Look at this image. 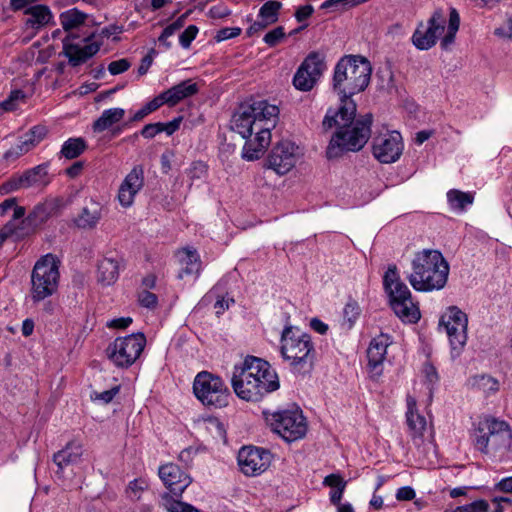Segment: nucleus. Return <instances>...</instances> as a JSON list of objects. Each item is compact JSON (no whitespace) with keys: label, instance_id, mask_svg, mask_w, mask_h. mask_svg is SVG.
<instances>
[{"label":"nucleus","instance_id":"7ed1b4c3","mask_svg":"<svg viewBox=\"0 0 512 512\" xmlns=\"http://www.w3.org/2000/svg\"><path fill=\"white\" fill-rule=\"evenodd\" d=\"M371 73V64L365 57L345 55L334 68L333 89L339 99H352L368 87Z\"/></svg>","mask_w":512,"mask_h":512},{"label":"nucleus","instance_id":"49530a36","mask_svg":"<svg viewBox=\"0 0 512 512\" xmlns=\"http://www.w3.org/2000/svg\"><path fill=\"white\" fill-rule=\"evenodd\" d=\"M285 37L284 28L281 26H278L274 28L273 30L269 31L263 38L264 42L269 45L270 47H273L277 45L283 38Z\"/></svg>","mask_w":512,"mask_h":512},{"label":"nucleus","instance_id":"5fc2aeb1","mask_svg":"<svg viewBox=\"0 0 512 512\" xmlns=\"http://www.w3.org/2000/svg\"><path fill=\"white\" fill-rule=\"evenodd\" d=\"M423 373L425 380L428 383V389L431 391L434 384L438 382V374L435 367L429 363H426L423 367Z\"/></svg>","mask_w":512,"mask_h":512},{"label":"nucleus","instance_id":"6e6552de","mask_svg":"<svg viewBox=\"0 0 512 512\" xmlns=\"http://www.w3.org/2000/svg\"><path fill=\"white\" fill-rule=\"evenodd\" d=\"M60 262L53 254L42 256L31 274V298L39 302L53 295L58 288Z\"/></svg>","mask_w":512,"mask_h":512},{"label":"nucleus","instance_id":"3c124183","mask_svg":"<svg viewBox=\"0 0 512 512\" xmlns=\"http://www.w3.org/2000/svg\"><path fill=\"white\" fill-rule=\"evenodd\" d=\"M119 387L115 386L109 390L103 392H94L91 395L92 400L94 401H102L103 403H110L113 398L118 394Z\"/></svg>","mask_w":512,"mask_h":512},{"label":"nucleus","instance_id":"4be33fe9","mask_svg":"<svg viewBox=\"0 0 512 512\" xmlns=\"http://www.w3.org/2000/svg\"><path fill=\"white\" fill-rule=\"evenodd\" d=\"M391 343V337L384 333L371 340L367 350V358L372 377L377 378L382 374V364L386 357L387 348Z\"/></svg>","mask_w":512,"mask_h":512},{"label":"nucleus","instance_id":"0e129e2a","mask_svg":"<svg viewBox=\"0 0 512 512\" xmlns=\"http://www.w3.org/2000/svg\"><path fill=\"white\" fill-rule=\"evenodd\" d=\"M131 323H132V318L121 317V318L111 320L110 322H108L107 326L110 328L124 329V328H127Z\"/></svg>","mask_w":512,"mask_h":512},{"label":"nucleus","instance_id":"39448f33","mask_svg":"<svg viewBox=\"0 0 512 512\" xmlns=\"http://www.w3.org/2000/svg\"><path fill=\"white\" fill-rule=\"evenodd\" d=\"M473 442L481 453L501 460L511 447L512 431L507 422L487 417L478 423Z\"/></svg>","mask_w":512,"mask_h":512},{"label":"nucleus","instance_id":"7c9ffc66","mask_svg":"<svg viewBox=\"0 0 512 512\" xmlns=\"http://www.w3.org/2000/svg\"><path fill=\"white\" fill-rule=\"evenodd\" d=\"M198 85L192 80H185L170 89L164 91L167 104L174 106L185 98L191 97L198 92Z\"/></svg>","mask_w":512,"mask_h":512},{"label":"nucleus","instance_id":"052dcab7","mask_svg":"<svg viewBox=\"0 0 512 512\" xmlns=\"http://www.w3.org/2000/svg\"><path fill=\"white\" fill-rule=\"evenodd\" d=\"M313 12H314L313 6L310 4H307V5H303V6H300L299 8H297L294 16L298 22H303L306 19H308L313 14Z\"/></svg>","mask_w":512,"mask_h":512},{"label":"nucleus","instance_id":"ea45409f","mask_svg":"<svg viewBox=\"0 0 512 512\" xmlns=\"http://www.w3.org/2000/svg\"><path fill=\"white\" fill-rule=\"evenodd\" d=\"M207 165L201 161H196L191 164L187 170V176L190 179V185L196 181H203L207 176Z\"/></svg>","mask_w":512,"mask_h":512},{"label":"nucleus","instance_id":"473e14b6","mask_svg":"<svg viewBox=\"0 0 512 512\" xmlns=\"http://www.w3.org/2000/svg\"><path fill=\"white\" fill-rule=\"evenodd\" d=\"M125 110L122 108H110L102 112L101 116L93 123L94 132H103L123 119Z\"/></svg>","mask_w":512,"mask_h":512},{"label":"nucleus","instance_id":"338daca9","mask_svg":"<svg viewBox=\"0 0 512 512\" xmlns=\"http://www.w3.org/2000/svg\"><path fill=\"white\" fill-rule=\"evenodd\" d=\"M310 327L316 331L317 333L319 334H325L328 330V326L327 324H325L324 322H322L320 319L318 318H313L311 319L310 321Z\"/></svg>","mask_w":512,"mask_h":512},{"label":"nucleus","instance_id":"ddd939ff","mask_svg":"<svg viewBox=\"0 0 512 512\" xmlns=\"http://www.w3.org/2000/svg\"><path fill=\"white\" fill-rule=\"evenodd\" d=\"M439 326L444 328L452 351L459 355L467 341V315L456 306H450L440 318Z\"/></svg>","mask_w":512,"mask_h":512},{"label":"nucleus","instance_id":"5701e85b","mask_svg":"<svg viewBox=\"0 0 512 512\" xmlns=\"http://www.w3.org/2000/svg\"><path fill=\"white\" fill-rule=\"evenodd\" d=\"M158 473L164 485L175 496H180L191 483V478L176 464L163 465Z\"/></svg>","mask_w":512,"mask_h":512},{"label":"nucleus","instance_id":"8fccbe9b","mask_svg":"<svg viewBox=\"0 0 512 512\" xmlns=\"http://www.w3.org/2000/svg\"><path fill=\"white\" fill-rule=\"evenodd\" d=\"M477 385L487 392H496L499 388L498 381L486 375H482L477 379Z\"/></svg>","mask_w":512,"mask_h":512},{"label":"nucleus","instance_id":"4c0bfd02","mask_svg":"<svg viewBox=\"0 0 512 512\" xmlns=\"http://www.w3.org/2000/svg\"><path fill=\"white\" fill-rule=\"evenodd\" d=\"M459 25H460L459 14L455 9H451L447 33L443 37L442 42H441L442 47L447 48L450 44L453 43L456 32L459 29Z\"/></svg>","mask_w":512,"mask_h":512},{"label":"nucleus","instance_id":"a211bd4d","mask_svg":"<svg viewBox=\"0 0 512 512\" xmlns=\"http://www.w3.org/2000/svg\"><path fill=\"white\" fill-rule=\"evenodd\" d=\"M297 146L288 140L277 143L271 150L268 158V168L279 175L288 173L296 163Z\"/></svg>","mask_w":512,"mask_h":512},{"label":"nucleus","instance_id":"bf43d9fd","mask_svg":"<svg viewBox=\"0 0 512 512\" xmlns=\"http://www.w3.org/2000/svg\"><path fill=\"white\" fill-rule=\"evenodd\" d=\"M396 499L398 501H411L415 498V490L410 486H403L396 492Z\"/></svg>","mask_w":512,"mask_h":512},{"label":"nucleus","instance_id":"6e6d98bb","mask_svg":"<svg viewBox=\"0 0 512 512\" xmlns=\"http://www.w3.org/2000/svg\"><path fill=\"white\" fill-rule=\"evenodd\" d=\"M240 33H241V29L238 27H226V28L220 29L217 32L215 39L217 42H221L224 40L234 38V37L240 35Z\"/></svg>","mask_w":512,"mask_h":512},{"label":"nucleus","instance_id":"c85d7f7f","mask_svg":"<svg viewBox=\"0 0 512 512\" xmlns=\"http://www.w3.org/2000/svg\"><path fill=\"white\" fill-rule=\"evenodd\" d=\"M181 270L178 277L184 278L185 276L198 277L201 270V260L198 252L193 248H183L177 253Z\"/></svg>","mask_w":512,"mask_h":512},{"label":"nucleus","instance_id":"69168bd1","mask_svg":"<svg viewBox=\"0 0 512 512\" xmlns=\"http://www.w3.org/2000/svg\"><path fill=\"white\" fill-rule=\"evenodd\" d=\"M495 34L499 37L511 38L512 37V21L508 20L504 27L496 28Z\"/></svg>","mask_w":512,"mask_h":512},{"label":"nucleus","instance_id":"603ef678","mask_svg":"<svg viewBox=\"0 0 512 512\" xmlns=\"http://www.w3.org/2000/svg\"><path fill=\"white\" fill-rule=\"evenodd\" d=\"M489 505L486 501L480 500L469 505L459 506L454 512H486Z\"/></svg>","mask_w":512,"mask_h":512},{"label":"nucleus","instance_id":"f3484780","mask_svg":"<svg viewBox=\"0 0 512 512\" xmlns=\"http://www.w3.org/2000/svg\"><path fill=\"white\" fill-rule=\"evenodd\" d=\"M269 451L253 446H246L238 453V465L247 476H257L265 472L271 464Z\"/></svg>","mask_w":512,"mask_h":512},{"label":"nucleus","instance_id":"2f4dec72","mask_svg":"<svg viewBox=\"0 0 512 512\" xmlns=\"http://www.w3.org/2000/svg\"><path fill=\"white\" fill-rule=\"evenodd\" d=\"M394 313L406 323H416L420 317L418 306L412 301V298L407 301H396L391 305Z\"/></svg>","mask_w":512,"mask_h":512},{"label":"nucleus","instance_id":"79ce46f5","mask_svg":"<svg viewBox=\"0 0 512 512\" xmlns=\"http://www.w3.org/2000/svg\"><path fill=\"white\" fill-rule=\"evenodd\" d=\"M47 134V129L45 126H34L30 129V131L26 134L25 140L29 142L31 147L37 145Z\"/></svg>","mask_w":512,"mask_h":512},{"label":"nucleus","instance_id":"e2e57ef3","mask_svg":"<svg viewBox=\"0 0 512 512\" xmlns=\"http://www.w3.org/2000/svg\"><path fill=\"white\" fill-rule=\"evenodd\" d=\"M181 118L173 119L167 123H161V132H166L167 135H172L180 127Z\"/></svg>","mask_w":512,"mask_h":512},{"label":"nucleus","instance_id":"0eeeda50","mask_svg":"<svg viewBox=\"0 0 512 512\" xmlns=\"http://www.w3.org/2000/svg\"><path fill=\"white\" fill-rule=\"evenodd\" d=\"M371 125L372 115L366 114L357 119L350 128L337 130L327 147V157L333 159L347 151L356 152L361 150L370 138Z\"/></svg>","mask_w":512,"mask_h":512},{"label":"nucleus","instance_id":"9b49d317","mask_svg":"<svg viewBox=\"0 0 512 512\" xmlns=\"http://www.w3.org/2000/svg\"><path fill=\"white\" fill-rule=\"evenodd\" d=\"M261 367L248 364V357L242 365L235 366L231 378V385L235 394L242 400L257 402L263 398L264 388L255 381V376Z\"/></svg>","mask_w":512,"mask_h":512},{"label":"nucleus","instance_id":"f03ea898","mask_svg":"<svg viewBox=\"0 0 512 512\" xmlns=\"http://www.w3.org/2000/svg\"><path fill=\"white\" fill-rule=\"evenodd\" d=\"M411 273L407 280L414 290L431 292L443 289L448 281L450 267L439 250L423 249L414 254Z\"/></svg>","mask_w":512,"mask_h":512},{"label":"nucleus","instance_id":"f257e3e1","mask_svg":"<svg viewBox=\"0 0 512 512\" xmlns=\"http://www.w3.org/2000/svg\"><path fill=\"white\" fill-rule=\"evenodd\" d=\"M279 120V108L266 100L244 103L231 118V130L245 139L244 159H259L271 142V130Z\"/></svg>","mask_w":512,"mask_h":512},{"label":"nucleus","instance_id":"a878e982","mask_svg":"<svg viewBox=\"0 0 512 512\" xmlns=\"http://www.w3.org/2000/svg\"><path fill=\"white\" fill-rule=\"evenodd\" d=\"M248 364L253 366L259 364L261 367L260 372L257 373V376H255V381H257V384L263 386L265 390L263 391V397L279 389L280 383L278 375L267 361L254 356H249Z\"/></svg>","mask_w":512,"mask_h":512},{"label":"nucleus","instance_id":"6ab92c4d","mask_svg":"<svg viewBox=\"0 0 512 512\" xmlns=\"http://www.w3.org/2000/svg\"><path fill=\"white\" fill-rule=\"evenodd\" d=\"M356 103L352 99H340V106L337 110L329 109L323 119L322 125L325 130L333 127L337 130L350 128L357 119Z\"/></svg>","mask_w":512,"mask_h":512},{"label":"nucleus","instance_id":"f704fd0d","mask_svg":"<svg viewBox=\"0 0 512 512\" xmlns=\"http://www.w3.org/2000/svg\"><path fill=\"white\" fill-rule=\"evenodd\" d=\"M447 201L452 211L463 212L468 206L472 205L474 201V194L457 189H451L447 192Z\"/></svg>","mask_w":512,"mask_h":512},{"label":"nucleus","instance_id":"c03bdc74","mask_svg":"<svg viewBox=\"0 0 512 512\" xmlns=\"http://www.w3.org/2000/svg\"><path fill=\"white\" fill-rule=\"evenodd\" d=\"M32 147L29 145V142L23 140L20 144L11 147L8 151L5 152L4 158L7 160H14L19 156L27 153Z\"/></svg>","mask_w":512,"mask_h":512},{"label":"nucleus","instance_id":"e433bc0d","mask_svg":"<svg viewBox=\"0 0 512 512\" xmlns=\"http://www.w3.org/2000/svg\"><path fill=\"white\" fill-rule=\"evenodd\" d=\"M87 149L86 141L81 137L69 138L61 148V155L66 159L79 157Z\"/></svg>","mask_w":512,"mask_h":512},{"label":"nucleus","instance_id":"72a5a7b5","mask_svg":"<svg viewBox=\"0 0 512 512\" xmlns=\"http://www.w3.org/2000/svg\"><path fill=\"white\" fill-rule=\"evenodd\" d=\"M119 275L118 262L112 258H104L98 265V281L103 285L113 284Z\"/></svg>","mask_w":512,"mask_h":512},{"label":"nucleus","instance_id":"20e7f679","mask_svg":"<svg viewBox=\"0 0 512 512\" xmlns=\"http://www.w3.org/2000/svg\"><path fill=\"white\" fill-rule=\"evenodd\" d=\"M87 15L76 8L60 14V23L67 33L63 42V53L71 66L76 67L93 57L100 49V44L92 41L91 36L81 37L75 32L84 24Z\"/></svg>","mask_w":512,"mask_h":512},{"label":"nucleus","instance_id":"4468645a","mask_svg":"<svg viewBox=\"0 0 512 512\" xmlns=\"http://www.w3.org/2000/svg\"><path fill=\"white\" fill-rule=\"evenodd\" d=\"M404 143L398 131L379 133L372 141V154L381 163L396 162L402 155Z\"/></svg>","mask_w":512,"mask_h":512},{"label":"nucleus","instance_id":"423d86ee","mask_svg":"<svg viewBox=\"0 0 512 512\" xmlns=\"http://www.w3.org/2000/svg\"><path fill=\"white\" fill-rule=\"evenodd\" d=\"M280 352L283 359L296 371L312 368L316 356L311 336L293 326L283 329Z\"/></svg>","mask_w":512,"mask_h":512},{"label":"nucleus","instance_id":"774afa93","mask_svg":"<svg viewBox=\"0 0 512 512\" xmlns=\"http://www.w3.org/2000/svg\"><path fill=\"white\" fill-rule=\"evenodd\" d=\"M497 489L506 493H512V476L503 478L497 485Z\"/></svg>","mask_w":512,"mask_h":512},{"label":"nucleus","instance_id":"dca6fc26","mask_svg":"<svg viewBox=\"0 0 512 512\" xmlns=\"http://www.w3.org/2000/svg\"><path fill=\"white\" fill-rule=\"evenodd\" d=\"M446 16L443 10L434 11L427 21V25L420 23L412 35V43L419 50H428L433 47L440 35L445 31Z\"/></svg>","mask_w":512,"mask_h":512},{"label":"nucleus","instance_id":"a18cd8bd","mask_svg":"<svg viewBox=\"0 0 512 512\" xmlns=\"http://www.w3.org/2000/svg\"><path fill=\"white\" fill-rule=\"evenodd\" d=\"M24 93L21 90H13L8 98L0 103V107L5 111H12L16 108V102L24 98Z\"/></svg>","mask_w":512,"mask_h":512},{"label":"nucleus","instance_id":"de8ad7c7","mask_svg":"<svg viewBox=\"0 0 512 512\" xmlns=\"http://www.w3.org/2000/svg\"><path fill=\"white\" fill-rule=\"evenodd\" d=\"M165 506L169 512H199L189 504L172 499L166 500Z\"/></svg>","mask_w":512,"mask_h":512},{"label":"nucleus","instance_id":"13d9d810","mask_svg":"<svg viewBox=\"0 0 512 512\" xmlns=\"http://www.w3.org/2000/svg\"><path fill=\"white\" fill-rule=\"evenodd\" d=\"M140 133L144 138L147 139L155 137L157 134L161 133V122L145 125Z\"/></svg>","mask_w":512,"mask_h":512},{"label":"nucleus","instance_id":"1a4fd4ad","mask_svg":"<svg viewBox=\"0 0 512 512\" xmlns=\"http://www.w3.org/2000/svg\"><path fill=\"white\" fill-rule=\"evenodd\" d=\"M264 415L272 431L287 442L302 439L307 433V420L298 408L264 412Z\"/></svg>","mask_w":512,"mask_h":512},{"label":"nucleus","instance_id":"9d476101","mask_svg":"<svg viewBox=\"0 0 512 512\" xmlns=\"http://www.w3.org/2000/svg\"><path fill=\"white\" fill-rule=\"evenodd\" d=\"M193 393L204 406L213 408L226 407L231 397L223 379L208 371H201L195 376Z\"/></svg>","mask_w":512,"mask_h":512},{"label":"nucleus","instance_id":"2eb2a0df","mask_svg":"<svg viewBox=\"0 0 512 512\" xmlns=\"http://www.w3.org/2000/svg\"><path fill=\"white\" fill-rule=\"evenodd\" d=\"M324 59V55L319 52L308 54L294 75L293 84L296 89L310 91L315 86L326 68Z\"/></svg>","mask_w":512,"mask_h":512},{"label":"nucleus","instance_id":"bb28decb","mask_svg":"<svg viewBox=\"0 0 512 512\" xmlns=\"http://www.w3.org/2000/svg\"><path fill=\"white\" fill-rule=\"evenodd\" d=\"M282 8V3L275 0L265 2L259 9L257 20L254 21L248 28V33L251 35L257 33L268 26L276 23L279 19V13Z\"/></svg>","mask_w":512,"mask_h":512},{"label":"nucleus","instance_id":"a19ab883","mask_svg":"<svg viewBox=\"0 0 512 512\" xmlns=\"http://www.w3.org/2000/svg\"><path fill=\"white\" fill-rule=\"evenodd\" d=\"M148 488L144 479H135L131 481L126 489V495L130 500H140L142 493Z\"/></svg>","mask_w":512,"mask_h":512},{"label":"nucleus","instance_id":"680f3d73","mask_svg":"<svg viewBox=\"0 0 512 512\" xmlns=\"http://www.w3.org/2000/svg\"><path fill=\"white\" fill-rule=\"evenodd\" d=\"M163 104H167V99L164 95V92H162L157 97H155L150 102H148L145 105V108L148 111V113L150 114L153 111L157 110L159 107H161Z\"/></svg>","mask_w":512,"mask_h":512},{"label":"nucleus","instance_id":"412c9836","mask_svg":"<svg viewBox=\"0 0 512 512\" xmlns=\"http://www.w3.org/2000/svg\"><path fill=\"white\" fill-rule=\"evenodd\" d=\"M143 185V169L140 166H136L126 175L119 187L117 197L120 205L125 208L130 207Z\"/></svg>","mask_w":512,"mask_h":512},{"label":"nucleus","instance_id":"c756f323","mask_svg":"<svg viewBox=\"0 0 512 512\" xmlns=\"http://www.w3.org/2000/svg\"><path fill=\"white\" fill-rule=\"evenodd\" d=\"M102 218V206L99 202L90 199L88 203L81 209L78 216L74 219V223L81 229H92L96 227Z\"/></svg>","mask_w":512,"mask_h":512},{"label":"nucleus","instance_id":"09e8293b","mask_svg":"<svg viewBox=\"0 0 512 512\" xmlns=\"http://www.w3.org/2000/svg\"><path fill=\"white\" fill-rule=\"evenodd\" d=\"M198 28L195 25H189L179 36V42L183 48H188L191 42L196 38Z\"/></svg>","mask_w":512,"mask_h":512},{"label":"nucleus","instance_id":"f8f14e48","mask_svg":"<svg viewBox=\"0 0 512 512\" xmlns=\"http://www.w3.org/2000/svg\"><path fill=\"white\" fill-rule=\"evenodd\" d=\"M145 344L146 338L142 333L119 337L108 346L107 356L117 367L127 368L139 358Z\"/></svg>","mask_w":512,"mask_h":512},{"label":"nucleus","instance_id":"c9c22d12","mask_svg":"<svg viewBox=\"0 0 512 512\" xmlns=\"http://www.w3.org/2000/svg\"><path fill=\"white\" fill-rule=\"evenodd\" d=\"M26 14L29 16L26 23L31 27H40L46 25L52 15L49 8L45 5H36L26 10Z\"/></svg>","mask_w":512,"mask_h":512},{"label":"nucleus","instance_id":"58836bf2","mask_svg":"<svg viewBox=\"0 0 512 512\" xmlns=\"http://www.w3.org/2000/svg\"><path fill=\"white\" fill-rule=\"evenodd\" d=\"M360 314L361 308L356 301L350 300L346 303L343 309V324L347 327V329H351L354 326Z\"/></svg>","mask_w":512,"mask_h":512},{"label":"nucleus","instance_id":"37998d69","mask_svg":"<svg viewBox=\"0 0 512 512\" xmlns=\"http://www.w3.org/2000/svg\"><path fill=\"white\" fill-rule=\"evenodd\" d=\"M138 302L142 307L155 309L158 305V297L148 290H142L138 293Z\"/></svg>","mask_w":512,"mask_h":512},{"label":"nucleus","instance_id":"393cba45","mask_svg":"<svg viewBox=\"0 0 512 512\" xmlns=\"http://www.w3.org/2000/svg\"><path fill=\"white\" fill-rule=\"evenodd\" d=\"M406 423L409 428V435L415 445L419 446L423 442L424 433L427 430L426 418L418 413L416 399L412 396L407 397Z\"/></svg>","mask_w":512,"mask_h":512},{"label":"nucleus","instance_id":"cd10ccee","mask_svg":"<svg viewBox=\"0 0 512 512\" xmlns=\"http://www.w3.org/2000/svg\"><path fill=\"white\" fill-rule=\"evenodd\" d=\"M83 447L79 442L70 441L60 451L53 455V461L57 466V474L63 476V471L70 465H76L81 461Z\"/></svg>","mask_w":512,"mask_h":512},{"label":"nucleus","instance_id":"aec40b11","mask_svg":"<svg viewBox=\"0 0 512 512\" xmlns=\"http://www.w3.org/2000/svg\"><path fill=\"white\" fill-rule=\"evenodd\" d=\"M49 183L47 165H38L6 181L2 189L9 193L23 188L46 186Z\"/></svg>","mask_w":512,"mask_h":512},{"label":"nucleus","instance_id":"b1692460","mask_svg":"<svg viewBox=\"0 0 512 512\" xmlns=\"http://www.w3.org/2000/svg\"><path fill=\"white\" fill-rule=\"evenodd\" d=\"M384 289L387 292L390 305L396 301H407L412 298L407 285L401 281L396 265H390L383 277Z\"/></svg>","mask_w":512,"mask_h":512},{"label":"nucleus","instance_id":"4d7b16f0","mask_svg":"<svg viewBox=\"0 0 512 512\" xmlns=\"http://www.w3.org/2000/svg\"><path fill=\"white\" fill-rule=\"evenodd\" d=\"M130 67V63L127 59H119L112 61L108 66V71L112 75H118L127 71Z\"/></svg>","mask_w":512,"mask_h":512},{"label":"nucleus","instance_id":"864d4df0","mask_svg":"<svg viewBox=\"0 0 512 512\" xmlns=\"http://www.w3.org/2000/svg\"><path fill=\"white\" fill-rule=\"evenodd\" d=\"M323 485L331 487L333 490L338 489V487H346L347 481L340 474L332 473L324 478Z\"/></svg>","mask_w":512,"mask_h":512}]
</instances>
